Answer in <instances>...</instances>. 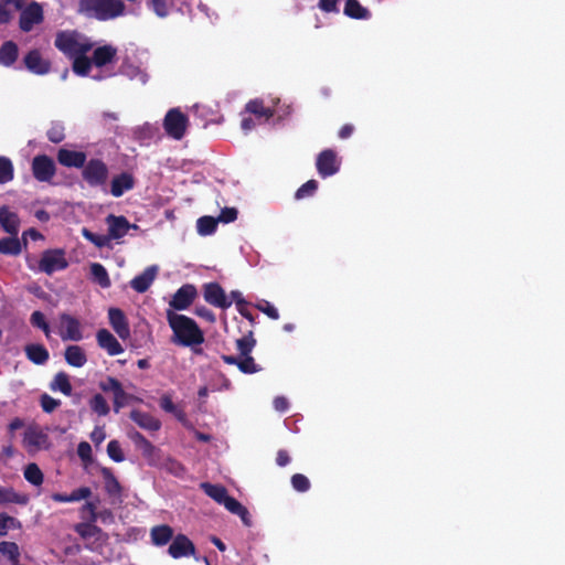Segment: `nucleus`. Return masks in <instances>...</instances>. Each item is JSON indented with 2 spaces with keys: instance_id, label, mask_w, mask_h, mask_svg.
Masks as SVG:
<instances>
[{
  "instance_id": "nucleus-15",
  "label": "nucleus",
  "mask_w": 565,
  "mask_h": 565,
  "mask_svg": "<svg viewBox=\"0 0 565 565\" xmlns=\"http://www.w3.org/2000/svg\"><path fill=\"white\" fill-rule=\"evenodd\" d=\"M24 447L29 452H35L40 449L50 447L49 435L38 427H29L24 433Z\"/></svg>"
},
{
  "instance_id": "nucleus-10",
  "label": "nucleus",
  "mask_w": 565,
  "mask_h": 565,
  "mask_svg": "<svg viewBox=\"0 0 565 565\" xmlns=\"http://www.w3.org/2000/svg\"><path fill=\"white\" fill-rule=\"evenodd\" d=\"M203 297L207 303L216 308L227 309L232 306V301L228 300V297L218 282L204 284Z\"/></svg>"
},
{
  "instance_id": "nucleus-54",
  "label": "nucleus",
  "mask_w": 565,
  "mask_h": 565,
  "mask_svg": "<svg viewBox=\"0 0 565 565\" xmlns=\"http://www.w3.org/2000/svg\"><path fill=\"white\" fill-rule=\"evenodd\" d=\"M81 516L84 520L96 522L98 520L97 504L92 501H87L79 510Z\"/></svg>"
},
{
  "instance_id": "nucleus-12",
  "label": "nucleus",
  "mask_w": 565,
  "mask_h": 565,
  "mask_svg": "<svg viewBox=\"0 0 565 565\" xmlns=\"http://www.w3.org/2000/svg\"><path fill=\"white\" fill-rule=\"evenodd\" d=\"M196 296V287L192 284H185L174 292L169 306L174 310H185L193 303Z\"/></svg>"
},
{
  "instance_id": "nucleus-47",
  "label": "nucleus",
  "mask_w": 565,
  "mask_h": 565,
  "mask_svg": "<svg viewBox=\"0 0 565 565\" xmlns=\"http://www.w3.org/2000/svg\"><path fill=\"white\" fill-rule=\"evenodd\" d=\"M113 398V406L114 412L119 413L121 408L127 406L129 402L136 399L134 395L128 394L125 392L124 387L121 386L117 392H115Z\"/></svg>"
},
{
  "instance_id": "nucleus-32",
  "label": "nucleus",
  "mask_w": 565,
  "mask_h": 565,
  "mask_svg": "<svg viewBox=\"0 0 565 565\" xmlns=\"http://www.w3.org/2000/svg\"><path fill=\"white\" fill-rule=\"evenodd\" d=\"M19 55V49L13 41H6L0 46V64L11 66L14 64Z\"/></svg>"
},
{
  "instance_id": "nucleus-19",
  "label": "nucleus",
  "mask_w": 565,
  "mask_h": 565,
  "mask_svg": "<svg viewBox=\"0 0 565 565\" xmlns=\"http://www.w3.org/2000/svg\"><path fill=\"white\" fill-rule=\"evenodd\" d=\"M136 185V179L130 172H121L115 175L110 181V194L120 198L126 192L132 190Z\"/></svg>"
},
{
  "instance_id": "nucleus-59",
  "label": "nucleus",
  "mask_w": 565,
  "mask_h": 565,
  "mask_svg": "<svg viewBox=\"0 0 565 565\" xmlns=\"http://www.w3.org/2000/svg\"><path fill=\"white\" fill-rule=\"evenodd\" d=\"M121 382L113 376H107L104 381H100L98 386L104 393L111 392L113 394L121 387Z\"/></svg>"
},
{
  "instance_id": "nucleus-7",
  "label": "nucleus",
  "mask_w": 565,
  "mask_h": 565,
  "mask_svg": "<svg viewBox=\"0 0 565 565\" xmlns=\"http://www.w3.org/2000/svg\"><path fill=\"white\" fill-rule=\"evenodd\" d=\"M32 174L39 182H51L56 173L54 160L46 154H38L33 158Z\"/></svg>"
},
{
  "instance_id": "nucleus-11",
  "label": "nucleus",
  "mask_w": 565,
  "mask_h": 565,
  "mask_svg": "<svg viewBox=\"0 0 565 565\" xmlns=\"http://www.w3.org/2000/svg\"><path fill=\"white\" fill-rule=\"evenodd\" d=\"M136 448L141 452L148 465H157L159 449L150 443L141 433L132 430L128 434Z\"/></svg>"
},
{
  "instance_id": "nucleus-40",
  "label": "nucleus",
  "mask_w": 565,
  "mask_h": 565,
  "mask_svg": "<svg viewBox=\"0 0 565 565\" xmlns=\"http://www.w3.org/2000/svg\"><path fill=\"white\" fill-rule=\"evenodd\" d=\"M72 58H73L74 73L79 76L88 75V73L92 68L93 60L88 58L86 56V53H79V54L73 56Z\"/></svg>"
},
{
  "instance_id": "nucleus-26",
  "label": "nucleus",
  "mask_w": 565,
  "mask_h": 565,
  "mask_svg": "<svg viewBox=\"0 0 565 565\" xmlns=\"http://www.w3.org/2000/svg\"><path fill=\"white\" fill-rule=\"evenodd\" d=\"M130 419L134 420L140 428L157 431L161 428V422L149 413L139 409L130 412Z\"/></svg>"
},
{
  "instance_id": "nucleus-2",
  "label": "nucleus",
  "mask_w": 565,
  "mask_h": 565,
  "mask_svg": "<svg viewBox=\"0 0 565 565\" xmlns=\"http://www.w3.org/2000/svg\"><path fill=\"white\" fill-rule=\"evenodd\" d=\"M81 10L98 21H109L122 17L126 6L122 0H79Z\"/></svg>"
},
{
  "instance_id": "nucleus-48",
  "label": "nucleus",
  "mask_w": 565,
  "mask_h": 565,
  "mask_svg": "<svg viewBox=\"0 0 565 565\" xmlns=\"http://www.w3.org/2000/svg\"><path fill=\"white\" fill-rule=\"evenodd\" d=\"M163 469L177 477V478H180V479H183L186 475V469L185 467L178 460L175 459H172V458H168L164 463H163Z\"/></svg>"
},
{
  "instance_id": "nucleus-14",
  "label": "nucleus",
  "mask_w": 565,
  "mask_h": 565,
  "mask_svg": "<svg viewBox=\"0 0 565 565\" xmlns=\"http://www.w3.org/2000/svg\"><path fill=\"white\" fill-rule=\"evenodd\" d=\"M60 322L62 327L61 338L64 341H81L83 339L82 326L77 318L63 312L60 315Z\"/></svg>"
},
{
  "instance_id": "nucleus-50",
  "label": "nucleus",
  "mask_w": 565,
  "mask_h": 565,
  "mask_svg": "<svg viewBox=\"0 0 565 565\" xmlns=\"http://www.w3.org/2000/svg\"><path fill=\"white\" fill-rule=\"evenodd\" d=\"M318 181L316 180H309L307 181L306 183H303L295 193V199L296 200H302V199H306V198H310V196H313L315 193L317 192L318 190Z\"/></svg>"
},
{
  "instance_id": "nucleus-61",
  "label": "nucleus",
  "mask_w": 565,
  "mask_h": 565,
  "mask_svg": "<svg viewBox=\"0 0 565 565\" xmlns=\"http://www.w3.org/2000/svg\"><path fill=\"white\" fill-rule=\"evenodd\" d=\"M256 308L273 320L279 319L278 310L266 300H263L260 303L256 305Z\"/></svg>"
},
{
  "instance_id": "nucleus-34",
  "label": "nucleus",
  "mask_w": 565,
  "mask_h": 565,
  "mask_svg": "<svg viewBox=\"0 0 565 565\" xmlns=\"http://www.w3.org/2000/svg\"><path fill=\"white\" fill-rule=\"evenodd\" d=\"M245 109L246 111L255 115L256 117L265 118L266 120L275 116V110L269 107H265L264 100L259 98L250 99L246 104Z\"/></svg>"
},
{
  "instance_id": "nucleus-1",
  "label": "nucleus",
  "mask_w": 565,
  "mask_h": 565,
  "mask_svg": "<svg viewBox=\"0 0 565 565\" xmlns=\"http://www.w3.org/2000/svg\"><path fill=\"white\" fill-rule=\"evenodd\" d=\"M167 319L177 343L183 347H193L204 342L203 331L192 318L168 310Z\"/></svg>"
},
{
  "instance_id": "nucleus-52",
  "label": "nucleus",
  "mask_w": 565,
  "mask_h": 565,
  "mask_svg": "<svg viewBox=\"0 0 565 565\" xmlns=\"http://www.w3.org/2000/svg\"><path fill=\"white\" fill-rule=\"evenodd\" d=\"M237 367L245 374H254L260 370L252 355L239 356Z\"/></svg>"
},
{
  "instance_id": "nucleus-45",
  "label": "nucleus",
  "mask_w": 565,
  "mask_h": 565,
  "mask_svg": "<svg viewBox=\"0 0 565 565\" xmlns=\"http://www.w3.org/2000/svg\"><path fill=\"white\" fill-rule=\"evenodd\" d=\"M14 168L8 157L0 156V183L4 184L13 180Z\"/></svg>"
},
{
  "instance_id": "nucleus-63",
  "label": "nucleus",
  "mask_w": 565,
  "mask_h": 565,
  "mask_svg": "<svg viewBox=\"0 0 565 565\" xmlns=\"http://www.w3.org/2000/svg\"><path fill=\"white\" fill-rule=\"evenodd\" d=\"M78 457L85 461H92V447L87 441H81L77 446Z\"/></svg>"
},
{
  "instance_id": "nucleus-9",
  "label": "nucleus",
  "mask_w": 565,
  "mask_h": 565,
  "mask_svg": "<svg viewBox=\"0 0 565 565\" xmlns=\"http://www.w3.org/2000/svg\"><path fill=\"white\" fill-rule=\"evenodd\" d=\"M316 168L320 177L328 178L335 174L340 169V161L332 149L321 151L316 161Z\"/></svg>"
},
{
  "instance_id": "nucleus-20",
  "label": "nucleus",
  "mask_w": 565,
  "mask_h": 565,
  "mask_svg": "<svg viewBox=\"0 0 565 565\" xmlns=\"http://www.w3.org/2000/svg\"><path fill=\"white\" fill-rule=\"evenodd\" d=\"M108 319L111 328L122 340L130 335V329L124 311L119 308H109Z\"/></svg>"
},
{
  "instance_id": "nucleus-39",
  "label": "nucleus",
  "mask_w": 565,
  "mask_h": 565,
  "mask_svg": "<svg viewBox=\"0 0 565 565\" xmlns=\"http://www.w3.org/2000/svg\"><path fill=\"white\" fill-rule=\"evenodd\" d=\"M0 554L4 556L10 564L20 561V547L15 542L2 541L0 542Z\"/></svg>"
},
{
  "instance_id": "nucleus-56",
  "label": "nucleus",
  "mask_w": 565,
  "mask_h": 565,
  "mask_svg": "<svg viewBox=\"0 0 565 565\" xmlns=\"http://www.w3.org/2000/svg\"><path fill=\"white\" fill-rule=\"evenodd\" d=\"M40 405L44 413L51 414L61 405V401L44 393L40 397Z\"/></svg>"
},
{
  "instance_id": "nucleus-27",
  "label": "nucleus",
  "mask_w": 565,
  "mask_h": 565,
  "mask_svg": "<svg viewBox=\"0 0 565 565\" xmlns=\"http://www.w3.org/2000/svg\"><path fill=\"white\" fill-rule=\"evenodd\" d=\"M24 353L26 359L36 365H43L50 359L47 349L40 343L26 344L24 347Z\"/></svg>"
},
{
  "instance_id": "nucleus-16",
  "label": "nucleus",
  "mask_w": 565,
  "mask_h": 565,
  "mask_svg": "<svg viewBox=\"0 0 565 565\" xmlns=\"http://www.w3.org/2000/svg\"><path fill=\"white\" fill-rule=\"evenodd\" d=\"M26 70L35 75H45L51 71V62L42 56L38 49L29 51L23 57Z\"/></svg>"
},
{
  "instance_id": "nucleus-5",
  "label": "nucleus",
  "mask_w": 565,
  "mask_h": 565,
  "mask_svg": "<svg viewBox=\"0 0 565 565\" xmlns=\"http://www.w3.org/2000/svg\"><path fill=\"white\" fill-rule=\"evenodd\" d=\"M188 124L189 118L179 108L170 109L163 119V128L167 135L175 140L183 138Z\"/></svg>"
},
{
  "instance_id": "nucleus-37",
  "label": "nucleus",
  "mask_w": 565,
  "mask_h": 565,
  "mask_svg": "<svg viewBox=\"0 0 565 565\" xmlns=\"http://www.w3.org/2000/svg\"><path fill=\"white\" fill-rule=\"evenodd\" d=\"M50 388L52 391H60L66 396H70L73 391L70 377L65 372H58L55 374L53 381L50 384Z\"/></svg>"
},
{
  "instance_id": "nucleus-53",
  "label": "nucleus",
  "mask_w": 565,
  "mask_h": 565,
  "mask_svg": "<svg viewBox=\"0 0 565 565\" xmlns=\"http://www.w3.org/2000/svg\"><path fill=\"white\" fill-rule=\"evenodd\" d=\"M30 322L33 327L41 329L45 333L46 338L50 337L51 329H50L49 323L45 320V316L43 312L34 311L31 315Z\"/></svg>"
},
{
  "instance_id": "nucleus-41",
  "label": "nucleus",
  "mask_w": 565,
  "mask_h": 565,
  "mask_svg": "<svg viewBox=\"0 0 565 565\" xmlns=\"http://www.w3.org/2000/svg\"><path fill=\"white\" fill-rule=\"evenodd\" d=\"M23 476L28 482L35 487L41 486L44 481V475L35 462L26 465Z\"/></svg>"
},
{
  "instance_id": "nucleus-44",
  "label": "nucleus",
  "mask_w": 565,
  "mask_h": 565,
  "mask_svg": "<svg viewBox=\"0 0 565 565\" xmlns=\"http://www.w3.org/2000/svg\"><path fill=\"white\" fill-rule=\"evenodd\" d=\"M217 222L213 216H202L196 222L198 232L201 235H211L216 231Z\"/></svg>"
},
{
  "instance_id": "nucleus-46",
  "label": "nucleus",
  "mask_w": 565,
  "mask_h": 565,
  "mask_svg": "<svg viewBox=\"0 0 565 565\" xmlns=\"http://www.w3.org/2000/svg\"><path fill=\"white\" fill-rule=\"evenodd\" d=\"M255 344L256 340L253 338L252 331H249L247 335L237 339L236 348L239 352V356L250 355Z\"/></svg>"
},
{
  "instance_id": "nucleus-57",
  "label": "nucleus",
  "mask_w": 565,
  "mask_h": 565,
  "mask_svg": "<svg viewBox=\"0 0 565 565\" xmlns=\"http://www.w3.org/2000/svg\"><path fill=\"white\" fill-rule=\"evenodd\" d=\"M47 139L53 143H60L65 139L64 127L61 124H53L46 132Z\"/></svg>"
},
{
  "instance_id": "nucleus-6",
  "label": "nucleus",
  "mask_w": 565,
  "mask_h": 565,
  "mask_svg": "<svg viewBox=\"0 0 565 565\" xmlns=\"http://www.w3.org/2000/svg\"><path fill=\"white\" fill-rule=\"evenodd\" d=\"M67 266L68 262L63 249H46L42 253L38 269L46 275H52L67 268Z\"/></svg>"
},
{
  "instance_id": "nucleus-43",
  "label": "nucleus",
  "mask_w": 565,
  "mask_h": 565,
  "mask_svg": "<svg viewBox=\"0 0 565 565\" xmlns=\"http://www.w3.org/2000/svg\"><path fill=\"white\" fill-rule=\"evenodd\" d=\"M88 405L92 412H94L98 416H107L110 412V407L106 398L99 393L95 394L89 399Z\"/></svg>"
},
{
  "instance_id": "nucleus-24",
  "label": "nucleus",
  "mask_w": 565,
  "mask_h": 565,
  "mask_svg": "<svg viewBox=\"0 0 565 565\" xmlns=\"http://www.w3.org/2000/svg\"><path fill=\"white\" fill-rule=\"evenodd\" d=\"M174 536V530L169 524H159L150 529V541L158 547L166 546Z\"/></svg>"
},
{
  "instance_id": "nucleus-35",
  "label": "nucleus",
  "mask_w": 565,
  "mask_h": 565,
  "mask_svg": "<svg viewBox=\"0 0 565 565\" xmlns=\"http://www.w3.org/2000/svg\"><path fill=\"white\" fill-rule=\"evenodd\" d=\"M90 276L92 280L102 288H109L111 285L107 269L99 263L90 264Z\"/></svg>"
},
{
  "instance_id": "nucleus-60",
  "label": "nucleus",
  "mask_w": 565,
  "mask_h": 565,
  "mask_svg": "<svg viewBox=\"0 0 565 565\" xmlns=\"http://www.w3.org/2000/svg\"><path fill=\"white\" fill-rule=\"evenodd\" d=\"M148 6L159 18H166L169 14L167 0H149Z\"/></svg>"
},
{
  "instance_id": "nucleus-31",
  "label": "nucleus",
  "mask_w": 565,
  "mask_h": 565,
  "mask_svg": "<svg viewBox=\"0 0 565 565\" xmlns=\"http://www.w3.org/2000/svg\"><path fill=\"white\" fill-rule=\"evenodd\" d=\"M64 356L66 363L74 367H82L87 362L85 351L79 345L76 344L68 345L65 349Z\"/></svg>"
},
{
  "instance_id": "nucleus-22",
  "label": "nucleus",
  "mask_w": 565,
  "mask_h": 565,
  "mask_svg": "<svg viewBox=\"0 0 565 565\" xmlns=\"http://www.w3.org/2000/svg\"><path fill=\"white\" fill-rule=\"evenodd\" d=\"M98 345L106 350L111 356L118 355L124 352L122 345L118 342L115 335L107 329H100L96 333Z\"/></svg>"
},
{
  "instance_id": "nucleus-64",
  "label": "nucleus",
  "mask_w": 565,
  "mask_h": 565,
  "mask_svg": "<svg viewBox=\"0 0 565 565\" xmlns=\"http://www.w3.org/2000/svg\"><path fill=\"white\" fill-rule=\"evenodd\" d=\"M340 0H319L318 7L326 13L339 12L338 3Z\"/></svg>"
},
{
  "instance_id": "nucleus-28",
  "label": "nucleus",
  "mask_w": 565,
  "mask_h": 565,
  "mask_svg": "<svg viewBox=\"0 0 565 565\" xmlns=\"http://www.w3.org/2000/svg\"><path fill=\"white\" fill-rule=\"evenodd\" d=\"M116 54L117 50L111 45L98 46L93 52V64L97 67H103L111 63L115 60Z\"/></svg>"
},
{
  "instance_id": "nucleus-33",
  "label": "nucleus",
  "mask_w": 565,
  "mask_h": 565,
  "mask_svg": "<svg viewBox=\"0 0 565 565\" xmlns=\"http://www.w3.org/2000/svg\"><path fill=\"white\" fill-rule=\"evenodd\" d=\"M22 245L18 235H9L0 239V254L18 256L22 252Z\"/></svg>"
},
{
  "instance_id": "nucleus-38",
  "label": "nucleus",
  "mask_w": 565,
  "mask_h": 565,
  "mask_svg": "<svg viewBox=\"0 0 565 565\" xmlns=\"http://www.w3.org/2000/svg\"><path fill=\"white\" fill-rule=\"evenodd\" d=\"M201 487L206 495H209L220 504H223V502L228 498L226 488L221 484H212L209 482H204L201 484Z\"/></svg>"
},
{
  "instance_id": "nucleus-3",
  "label": "nucleus",
  "mask_w": 565,
  "mask_h": 565,
  "mask_svg": "<svg viewBox=\"0 0 565 565\" xmlns=\"http://www.w3.org/2000/svg\"><path fill=\"white\" fill-rule=\"evenodd\" d=\"M55 47L68 57L79 53H87L93 44L89 42H79L77 32L61 31L56 34L54 41Z\"/></svg>"
},
{
  "instance_id": "nucleus-17",
  "label": "nucleus",
  "mask_w": 565,
  "mask_h": 565,
  "mask_svg": "<svg viewBox=\"0 0 565 565\" xmlns=\"http://www.w3.org/2000/svg\"><path fill=\"white\" fill-rule=\"evenodd\" d=\"M56 159L57 162L65 168L83 169L87 161V156L84 151L60 148L56 153Z\"/></svg>"
},
{
  "instance_id": "nucleus-23",
  "label": "nucleus",
  "mask_w": 565,
  "mask_h": 565,
  "mask_svg": "<svg viewBox=\"0 0 565 565\" xmlns=\"http://www.w3.org/2000/svg\"><path fill=\"white\" fill-rule=\"evenodd\" d=\"M158 267L156 265L147 267L140 275L130 280V287L139 294L146 292L156 279Z\"/></svg>"
},
{
  "instance_id": "nucleus-51",
  "label": "nucleus",
  "mask_w": 565,
  "mask_h": 565,
  "mask_svg": "<svg viewBox=\"0 0 565 565\" xmlns=\"http://www.w3.org/2000/svg\"><path fill=\"white\" fill-rule=\"evenodd\" d=\"M20 526L21 523L15 518L7 513H0V536H6L10 529H18Z\"/></svg>"
},
{
  "instance_id": "nucleus-8",
  "label": "nucleus",
  "mask_w": 565,
  "mask_h": 565,
  "mask_svg": "<svg viewBox=\"0 0 565 565\" xmlns=\"http://www.w3.org/2000/svg\"><path fill=\"white\" fill-rule=\"evenodd\" d=\"M44 20L43 8L36 2H30L20 13L19 26L23 32H30L34 25Z\"/></svg>"
},
{
  "instance_id": "nucleus-18",
  "label": "nucleus",
  "mask_w": 565,
  "mask_h": 565,
  "mask_svg": "<svg viewBox=\"0 0 565 565\" xmlns=\"http://www.w3.org/2000/svg\"><path fill=\"white\" fill-rule=\"evenodd\" d=\"M106 224L108 225V237L111 239H120L125 235H127L128 231L134 227L136 228V225H131L127 217L122 215H114L109 214L106 217Z\"/></svg>"
},
{
  "instance_id": "nucleus-49",
  "label": "nucleus",
  "mask_w": 565,
  "mask_h": 565,
  "mask_svg": "<svg viewBox=\"0 0 565 565\" xmlns=\"http://www.w3.org/2000/svg\"><path fill=\"white\" fill-rule=\"evenodd\" d=\"M82 235L87 239L89 241L90 243H93L96 247L98 248H103L105 246H108L109 245V242H110V237H108V235H99V234H96V233H93L92 231H89L88 228L84 227L82 230Z\"/></svg>"
},
{
  "instance_id": "nucleus-29",
  "label": "nucleus",
  "mask_w": 565,
  "mask_h": 565,
  "mask_svg": "<svg viewBox=\"0 0 565 565\" xmlns=\"http://www.w3.org/2000/svg\"><path fill=\"white\" fill-rule=\"evenodd\" d=\"M30 498L25 493L15 492L11 487L0 486V505L15 503L20 505H26Z\"/></svg>"
},
{
  "instance_id": "nucleus-55",
  "label": "nucleus",
  "mask_w": 565,
  "mask_h": 565,
  "mask_svg": "<svg viewBox=\"0 0 565 565\" xmlns=\"http://www.w3.org/2000/svg\"><path fill=\"white\" fill-rule=\"evenodd\" d=\"M107 454L115 462H121L125 460V455L118 440L114 439L108 443Z\"/></svg>"
},
{
  "instance_id": "nucleus-13",
  "label": "nucleus",
  "mask_w": 565,
  "mask_h": 565,
  "mask_svg": "<svg viewBox=\"0 0 565 565\" xmlns=\"http://www.w3.org/2000/svg\"><path fill=\"white\" fill-rule=\"evenodd\" d=\"M196 548L193 542L182 533H179L174 536L168 548L169 555L175 559L194 556Z\"/></svg>"
},
{
  "instance_id": "nucleus-58",
  "label": "nucleus",
  "mask_w": 565,
  "mask_h": 565,
  "mask_svg": "<svg viewBox=\"0 0 565 565\" xmlns=\"http://www.w3.org/2000/svg\"><path fill=\"white\" fill-rule=\"evenodd\" d=\"M292 488L298 492H306L310 489L309 479L302 473H295L291 477Z\"/></svg>"
},
{
  "instance_id": "nucleus-25",
  "label": "nucleus",
  "mask_w": 565,
  "mask_h": 565,
  "mask_svg": "<svg viewBox=\"0 0 565 565\" xmlns=\"http://www.w3.org/2000/svg\"><path fill=\"white\" fill-rule=\"evenodd\" d=\"M100 475L104 480V489L108 497L120 499L122 494V487L114 475L113 470L107 467L100 468Z\"/></svg>"
},
{
  "instance_id": "nucleus-62",
  "label": "nucleus",
  "mask_w": 565,
  "mask_h": 565,
  "mask_svg": "<svg viewBox=\"0 0 565 565\" xmlns=\"http://www.w3.org/2000/svg\"><path fill=\"white\" fill-rule=\"evenodd\" d=\"M237 210L235 207H224L218 217L217 221L222 223H231L234 222L237 218Z\"/></svg>"
},
{
  "instance_id": "nucleus-21",
  "label": "nucleus",
  "mask_w": 565,
  "mask_h": 565,
  "mask_svg": "<svg viewBox=\"0 0 565 565\" xmlns=\"http://www.w3.org/2000/svg\"><path fill=\"white\" fill-rule=\"evenodd\" d=\"M20 217L9 206H0V227L9 235H18L20 231Z\"/></svg>"
},
{
  "instance_id": "nucleus-30",
  "label": "nucleus",
  "mask_w": 565,
  "mask_h": 565,
  "mask_svg": "<svg viewBox=\"0 0 565 565\" xmlns=\"http://www.w3.org/2000/svg\"><path fill=\"white\" fill-rule=\"evenodd\" d=\"M96 522H92L86 520V522H81L74 525V531L83 539L88 540L90 537H107V534L95 524Z\"/></svg>"
},
{
  "instance_id": "nucleus-42",
  "label": "nucleus",
  "mask_w": 565,
  "mask_h": 565,
  "mask_svg": "<svg viewBox=\"0 0 565 565\" xmlns=\"http://www.w3.org/2000/svg\"><path fill=\"white\" fill-rule=\"evenodd\" d=\"M159 404L164 412L173 414L178 420L183 422L185 419L184 411L173 403L172 397L170 395H162L159 401Z\"/></svg>"
},
{
  "instance_id": "nucleus-4",
  "label": "nucleus",
  "mask_w": 565,
  "mask_h": 565,
  "mask_svg": "<svg viewBox=\"0 0 565 565\" xmlns=\"http://www.w3.org/2000/svg\"><path fill=\"white\" fill-rule=\"evenodd\" d=\"M109 177L108 166L98 158L86 161L82 169V178L90 188H103Z\"/></svg>"
},
{
  "instance_id": "nucleus-36",
  "label": "nucleus",
  "mask_w": 565,
  "mask_h": 565,
  "mask_svg": "<svg viewBox=\"0 0 565 565\" xmlns=\"http://www.w3.org/2000/svg\"><path fill=\"white\" fill-rule=\"evenodd\" d=\"M344 14L352 19H367L370 11L362 7L358 0H347L344 6Z\"/></svg>"
}]
</instances>
